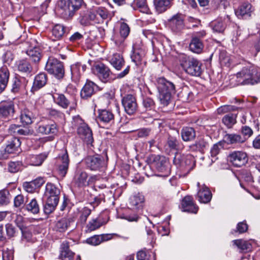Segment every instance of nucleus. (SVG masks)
Returning a JSON list of instances; mask_svg holds the SVG:
<instances>
[{"label":"nucleus","mask_w":260,"mask_h":260,"mask_svg":"<svg viewBox=\"0 0 260 260\" xmlns=\"http://www.w3.org/2000/svg\"><path fill=\"white\" fill-rule=\"evenodd\" d=\"M157 88L161 104L164 106H167L172 95L176 92L175 85L164 78H159L157 80Z\"/></svg>","instance_id":"f257e3e1"},{"label":"nucleus","mask_w":260,"mask_h":260,"mask_svg":"<svg viewBox=\"0 0 260 260\" xmlns=\"http://www.w3.org/2000/svg\"><path fill=\"white\" fill-rule=\"evenodd\" d=\"M124 65V60L122 56L120 54H115V69L119 71Z\"/></svg>","instance_id":"69168bd1"},{"label":"nucleus","mask_w":260,"mask_h":260,"mask_svg":"<svg viewBox=\"0 0 260 260\" xmlns=\"http://www.w3.org/2000/svg\"><path fill=\"white\" fill-rule=\"evenodd\" d=\"M11 91L17 93L25 89L28 81L25 77L19 75L15 76L13 79Z\"/></svg>","instance_id":"412c9836"},{"label":"nucleus","mask_w":260,"mask_h":260,"mask_svg":"<svg viewBox=\"0 0 260 260\" xmlns=\"http://www.w3.org/2000/svg\"><path fill=\"white\" fill-rule=\"evenodd\" d=\"M75 253L70 249L69 243L64 241L60 246L59 258L61 260H73Z\"/></svg>","instance_id":"393cba45"},{"label":"nucleus","mask_w":260,"mask_h":260,"mask_svg":"<svg viewBox=\"0 0 260 260\" xmlns=\"http://www.w3.org/2000/svg\"><path fill=\"white\" fill-rule=\"evenodd\" d=\"M237 115L230 113L226 114L222 118V121L228 128H231L236 123Z\"/></svg>","instance_id":"09e8293b"},{"label":"nucleus","mask_w":260,"mask_h":260,"mask_svg":"<svg viewBox=\"0 0 260 260\" xmlns=\"http://www.w3.org/2000/svg\"><path fill=\"white\" fill-rule=\"evenodd\" d=\"M48 114L52 118L58 120L63 119L64 117V114L62 112L54 109H49Z\"/></svg>","instance_id":"e2e57ef3"},{"label":"nucleus","mask_w":260,"mask_h":260,"mask_svg":"<svg viewBox=\"0 0 260 260\" xmlns=\"http://www.w3.org/2000/svg\"><path fill=\"white\" fill-rule=\"evenodd\" d=\"M138 260H155L153 254L141 250L137 253Z\"/></svg>","instance_id":"680f3d73"},{"label":"nucleus","mask_w":260,"mask_h":260,"mask_svg":"<svg viewBox=\"0 0 260 260\" xmlns=\"http://www.w3.org/2000/svg\"><path fill=\"white\" fill-rule=\"evenodd\" d=\"M95 11L100 19H102V23L104 20L108 18L109 17H110V19L112 18V17L109 16L108 11L104 8H99Z\"/></svg>","instance_id":"0e129e2a"},{"label":"nucleus","mask_w":260,"mask_h":260,"mask_svg":"<svg viewBox=\"0 0 260 260\" xmlns=\"http://www.w3.org/2000/svg\"><path fill=\"white\" fill-rule=\"evenodd\" d=\"M102 238L100 235H94L89 238H87L86 240V243L93 246L99 245L102 242Z\"/></svg>","instance_id":"338daca9"},{"label":"nucleus","mask_w":260,"mask_h":260,"mask_svg":"<svg viewBox=\"0 0 260 260\" xmlns=\"http://www.w3.org/2000/svg\"><path fill=\"white\" fill-rule=\"evenodd\" d=\"M129 208L117 209V218L125 219L129 222L137 221L139 218V216L135 213L131 214Z\"/></svg>","instance_id":"c85d7f7f"},{"label":"nucleus","mask_w":260,"mask_h":260,"mask_svg":"<svg viewBox=\"0 0 260 260\" xmlns=\"http://www.w3.org/2000/svg\"><path fill=\"white\" fill-rule=\"evenodd\" d=\"M70 160L67 150L58 155L56 158V166L59 176L63 178L66 176L69 169Z\"/></svg>","instance_id":"9d476101"},{"label":"nucleus","mask_w":260,"mask_h":260,"mask_svg":"<svg viewBox=\"0 0 260 260\" xmlns=\"http://www.w3.org/2000/svg\"><path fill=\"white\" fill-rule=\"evenodd\" d=\"M15 113L14 103L12 101L4 102L0 105V116L8 118L13 116Z\"/></svg>","instance_id":"5701e85b"},{"label":"nucleus","mask_w":260,"mask_h":260,"mask_svg":"<svg viewBox=\"0 0 260 260\" xmlns=\"http://www.w3.org/2000/svg\"><path fill=\"white\" fill-rule=\"evenodd\" d=\"M84 162L86 167L93 171H102L106 166L103 156L99 154L88 156Z\"/></svg>","instance_id":"6e6552de"},{"label":"nucleus","mask_w":260,"mask_h":260,"mask_svg":"<svg viewBox=\"0 0 260 260\" xmlns=\"http://www.w3.org/2000/svg\"><path fill=\"white\" fill-rule=\"evenodd\" d=\"M224 142L219 141L213 145L210 150V154L212 161H215L217 157V155L219 153L220 151L223 148Z\"/></svg>","instance_id":"a18cd8bd"},{"label":"nucleus","mask_w":260,"mask_h":260,"mask_svg":"<svg viewBox=\"0 0 260 260\" xmlns=\"http://www.w3.org/2000/svg\"><path fill=\"white\" fill-rule=\"evenodd\" d=\"M47 81V76L44 73H41L38 74L35 78L33 85L31 91H35L40 89L44 86Z\"/></svg>","instance_id":"cd10ccee"},{"label":"nucleus","mask_w":260,"mask_h":260,"mask_svg":"<svg viewBox=\"0 0 260 260\" xmlns=\"http://www.w3.org/2000/svg\"><path fill=\"white\" fill-rule=\"evenodd\" d=\"M45 196L47 199H54L59 200L60 195V190L54 184L48 182L46 185Z\"/></svg>","instance_id":"473e14b6"},{"label":"nucleus","mask_w":260,"mask_h":260,"mask_svg":"<svg viewBox=\"0 0 260 260\" xmlns=\"http://www.w3.org/2000/svg\"><path fill=\"white\" fill-rule=\"evenodd\" d=\"M20 145L21 142L19 139L13 137L8 141L5 149V151L8 154L16 153L20 150Z\"/></svg>","instance_id":"2f4dec72"},{"label":"nucleus","mask_w":260,"mask_h":260,"mask_svg":"<svg viewBox=\"0 0 260 260\" xmlns=\"http://www.w3.org/2000/svg\"><path fill=\"white\" fill-rule=\"evenodd\" d=\"M23 167V164L21 161H10L8 163V171L12 173H16L20 171Z\"/></svg>","instance_id":"864d4df0"},{"label":"nucleus","mask_w":260,"mask_h":260,"mask_svg":"<svg viewBox=\"0 0 260 260\" xmlns=\"http://www.w3.org/2000/svg\"><path fill=\"white\" fill-rule=\"evenodd\" d=\"M116 24L119 27L120 39L119 40H116L115 43L121 45L129 35L130 28L126 23V20L122 18L117 21Z\"/></svg>","instance_id":"6ab92c4d"},{"label":"nucleus","mask_w":260,"mask_h":260,"mask_svg":"<svg viewBox=\"0 0 260 260\" xmlns=\"http://www.w3.org/2000/svg\"><path fill=\"white\" fill-rule=\"evenodd\" d=\"M254 11L251 5L248 3H244L241 5L235 11L236 15L243 19L249 18Z\"/></svg>","instance_id":"aec40b11"},{"label":"nucleus","mask_w":260,"mask_h":260,"mask_svg":"<svg viewBox=\"0 0 260 260\" xmlns=\"http://www.w3.org/2000/svg\"><path fill=\"white\" fill-rule=\"evenodd\" d=\"M171 6V0H155V7L159 13L166 11Z\"/></svg>","instance_id":"37998d69"},{"label":"nucleus","mask_w":260,"mask_h":260,"mask_svg":"<svg viewBox=\"0 0 260 260\" xmlns=\"http://www.w3.org/2000/svg\"><path fill=\"white\" fill-rule=\"evenodd\" d=\"M64 27L60 24H56L52 29V40H59L65 33Z\"/></svg>","instance_id":"c03bdc74"},{"label":"nucleus","mask_w":260,"mask_h":260,"mask_svg":"<svg viewBox=\"0 0 260 260\" xmlns=\"http://www.w3.org/2000/svg\"><path fill=\"white\" fill-rule=\"evenodd\" d=\"M10 192L7 189H3L0 191V206L8 205L11 200Z\"/></svg>","instance_id":"603ef678"},{"label":"nucleus","mask_w":260,"mask_h":260,"mask_svg":"<svg viewBox=\"0 0 260 260\" xmlns=\"http://www.w3.org/2000/svg\"><path fill=\"white\" fill-rule=\"evenodd\" d=\"M198 198L200 202L202 203H209L212 198V193L209 189L204 186L198 192Z\"/></svg>","instance_id":"72a5a7b5"},{"label":"nucleus","mask_w":260,"mask_h":260,"mask_svg":"<svg viewBox=\"0 0 260 260\" xmlns=\"http://www.w3.org/2000/svg\"><path fill=\"white\" fill-rule=\"evenodd\" d=\"M228 161L234 167L240 168L248 162V157L246 152L243 151H233L228 156Z\"/></svg>","instance_id":"1a4fd4ad"},{"label":"nucleus","mask_w":260,"mask_h":260,"mask_svg":"<svg viewBox=\"0 0 260 260\" xmlns=\"http://www.w3.org/2000/svg\"><path fill=\"white\" fill-rule=\"evenodd\" d=\"M92 72L102 82H107L109 80L111 71L104 64L99 63L94 64L92 67Z\"/></svg>","instance_id":"4468645a"},{"label":"nucleus","mask_w":260,"mask_h":260,"mask_svg":"<svg viewBox=\"0 0 260 260\" xmlns=\"http://www.w3.org/2000/svg\"><path fill=\"white\" fill-rule=\"evenodd\" d=\"M40 205L36 199H31L25 205V209L34 214H38L40 212Z\"/></svg>","instance_id":"79ce46f5"},{"label":"nucleus","mask_w":260,"mask_h":260,"mask_svg":"<svg viewBox=\"0 0 260 260\" xmlns=\"http://www.w3.org/2000/svg\"><path fill=\"white\" fill-rule=\"evenodd\" d=\"M168 25L172 31L180 32L184 28V16L181 13L174 15L168 20Z\"/></svg>","instance_id":"ddd939ff"},{"label":"nucleus","mask_w":260,"mask_h":260,"mask_svg":"<svg viewBox=\"0 0 260 260\" xmlns=\"http://www.w3.org/2000/svg\"><path fill=\"white\" fill-rule=\"evenodd\" d=\"M32 113L28 109H24L20 115V120L23 125H29L32 123Z\"/></svg>","instance_id":"49530a36"},{"label":"nucleus","mask_w":260,"mask_h":260,"mask_svg":"<svg viewBox=\"0 0 260 260\" xmlns=\"http://www.w3.org/2000/svg\"><path fill=\"white\" fill-rule=\"evenodd\" d=\"M87 178V174L85 172L77 173L74 178L75 184L79 187L85 185Z\"/></svg>","instance_id":"3c124183"},{"label":"nucleus","mask_w":260,"mask_h":260,"mask_svg":"<svg viewBox=\"0 0 260 260\" xmlns=\"http://www.w3.org/2000/svg\"><path fill=\"white\" fill-rule=\"evenodd\" d=\"M59 200L54 199H47L46 202L44 206V212L45 214L49 215L52 213L58 205Z\"/></svg>","instance_id":"a19ab883"},{"label":"nucleus","mask_w":260,"mask_h":260,"mask_svg":"<svg viewBox=\"0 0 260 260\" xmlns=\"http://www.w3.org/2000/svg\"><path fill=\"white\" fill-rule=\"evenodd\" d=\"M180 166L182 170L189 173L195 166L193 157L191 155L183 156L180 161Z\"/></svg>","instance_id":"bb28decb"},{"label":"nucleus","mask_w":260,"mask_h":260,"mask_svg":"<svg viewBox=\"0 0 260 260\" xmlns=\"http://www.w3.org/2000/svg\"><path fill=\"white\" fill-rule=\"evenodd\" d=\"M96 85L92 81L88 80L82 88L80 92V95L83 99H87L90 98L94 93V88Z\"/></svg>","instance_id":"c756f323"},{"label":"nucleus","mask_w":260,"mask_h":260,"mask_svg":"<svg viewBox=\"0 0 260 260\" xmlns=\"http://www.w3.org/2000/svg\"><path fill=\"white\" fill-rule=\"evenodd\" d=\"M181 65L185 72L191 76H200L202 72V64L196 58L184 57Z\"/></svg>","instance_id":"0eeeda50"},{"label":"nucleus","mask_w":260,"mask_h":260,"mask_svg":"<svg viewBox=\"0 0 260 260\" xmlns=\"http://www.w3.org/2000/svg\"><path fill=\"white\" fill-rule=\"evenodd\" d=\"M122 104L125 111L129 115L133 114L137 110L136 99L132 94H128L124 96L122 100Z\"/></svg>","instance_id":"f3484780"},{"label":"nucleus","mask_w":260,"mask_h":260,"mask_svg":"<svg viewBox=\"0 0 260 260\" xmlns=\"http://www.w3.org/2000/svg\"><path fill=\"white\" fill-rule=\"evenodd\" d=\"M26 53L29 57L30 59L34 63L39 62L42 57L41 50L40 48L37 47L27 50Z\"/></svg>","instance_id":"58836bf2"},{"label":"nucleus","mask_w":260,"mask_h":260,"mask_svg":"<svg viewBox=\"0 0 260 260\" xmlns=\"http://www.w3.org/2000/svg\"><path fill=\"white\" fill-rule=\"evenodd\" d=\"M109 219L106 212L101 213L96 218L91 219L86 226V233H89L99 229L106 224Z\"/></svg>","instance_id":"f8f14e48"},{"label":"nucleus","mask_w":260,"mask_h":260,"mask_svg":"<svg viewBox=\"0 0 260 260\" xmlns=\"http://www.w3.org/2000/svg\"><path fill=\"white\" fill-rule=\"evenodd\" d=\"M230 22V17L228 15L220 16L217 19L212 21L210 25L212 30L216 32L222 33L225 29L226 25Z\"/></svg>","instance_id":"2eb2a0df"},{"label":"nucleus","mask_w":260,"mask_h":260,"mask_svg":"<svg viewBox=\"0 0 260 260\" xmlns=\"http://www.w3.org/2000/svg\"><path fill=\"white\" fill-rule=\"evenodd\" d=\"M37 131L42 135H56L58 132V127L54 122H42L39 124Z\"/></svg>","instance_id":"dca6fc26"},{"label":"nucleus","mask_w":260,"mask_h":260,"mask_svg":"<svg viewBox=\"0 0 260 260\" xmlns=\"http://www.w3.org/2000/svg\"><path fill=\"white\" fill-rule=\"evenodd\" d=\"M235 245H236L239 249L242 250H250L251 248V245L247 241L242 240H235L233 241Z\"/></svg>","instance_id":"6e6d98bb"},{"label":"nucleus","mask_w":260,"mask_h":260,"mask_svg":"<svg viewBox=\"0 0 260 260\" xmlns=\"http://www.w3.org/2000/svg\"><path fill=\"white\" fill-rule=\"evenodd\" d=\"M144 55L143 52L139 49L135 50L131 56L132 60L137 66L141 64L142 58Z\"/></svg>","instance_id":"5fc2aeb1"},{"label":"nucleus","mask_w":260,"mask_h":260,"mask_svg":"<svg viewBox=\"0 0 260 260\" xmlns=\"http://www.w3.org/2000/svg\"><path fill=\"white\" fill-rule=\"evenodd\" d=\"M26 203H25L24 197L22 194L16 196L14 199V206L16 208L24 207Z\"/></svg>","instance_id":"052dcab7"},{"label":"nucleus","mask_w":260,"mask_h":260,"mask_svg":"<svg viewBox=\"0 0 260 260\" xmlns=\"http://www.w3.org/2000/svg\"><path fill=\"white\" fill-rule=\"evenodd\" d=\"M182 210L184 212L197 213L199 208L193 203V198L189 196H185L181 202Z\"/></svg>","instance_id":"4be33fe9"},{"label":"nucleus","mask_w":260,"mask_h":260,"mask_svg":"<svg viewBox=\"0 0 260 260\" xmlns=\"http://www.w3.org/2000/svg\"><path fill=\"white\" fill-rule=\"evenodd\" d=\"M81 63L77 62L71 67V73L73 76L79 77L81 74Z\"/></svg>","instance_id":"774afa93"},{"label":"nucleus","mask_w":260,"mask_h":260,"mask_svg":"<svg viewBox=\"0 0 260 260\" xmlns=\"http://www.w3.org/2000/svg\"><path fill=\"white\" fill-rule=\"evenodd\" d=\"M181 135L183 141H190L195 138L196 132L192 127H186L182 129Z\"/></svg>","instance_id":"4c0bfd02"},{"label":"nucleus","mask_w":260,"mask_h":260,"mask_svg":"<svg viewBox=\"0 0 260 260\" xmlns=\"http://www.w3.org/2000/svg\"><path fill=\"white\" fill-rule=\"evenodd\" d=\"M47 157V155L45 153L38 155L28 154L25 157V161L28 165L39 166L42 165Z\"/></svg>","instance_id":"a878e982"},{"label":"nucleus","mask_w":260,"mask_h":260,"mask_svg":"<svg viewBox=\"0 0 260 260\" xmlns=\"http://www.w3.org/2000/svg\"><path fill=\"white\" fill-rule=\"evenodd\" d=\"M16 64L18 70L22 73L29 74L32 71V67L27 58L18 61Z\"/></svg>","instance_id":"f704fd0d"},{"label":"nucleus","mask_w":260,"mask_h":260,"mask_svg":"<svg viewBox=\"0 0 260 260\" xmlns=\"http://www.w3.org/2000/svg\"><path fill=\"white\" fill-rule=\"evenodd\" d=\"M113 118L112 112L106 110H99L98 118L102 122L108 123Z\"/></svg>","instance_id":"8fccbe9b"},{"label":"nucleus","mask_w":260,"mask_h":260,"mask_svg":"<svg viewBox=\"0 0 260 260\" xmlns=\"http://www.w3.org/2000/svg\"><path fill=\"white\" fill-rule=\"evenodd\" d=\"M136 3L141 12L146 14L149 13L150 10L146 4V0H137Z\"/></svg>","instance_id":"bf43d9fd"},{"label":"nucleus","mask_w":260,"mask_h":260,"mask_svg":"<svg viewBox=\"0 0 260 260\" xmlns=\"http://www.w3.org/2000/svg\"><path fill=\"white\" fill-rule=\"evenodd\" d=\"M8 132L13 135L27 136L29 135L30 131L27 128H23L20 125L11 124L9 129Z\"/></svg>","instance_id":"e433bc0d"},{"label":"nucleus","mask_w":260,"mask_h":260,"mask_svg":"<svg viewBox=\"0 0 260 260\" xmlns=\"http://www.w3.org/2000/svg\"><path fill=\"white\" fill-rule=\"evenodd\" d=\"M144 201L145 198L142 193H135L129 198L128 205L131 209L139 210L143 208Z\"/></svg>","instance_id":"a211bd4d"},{"label":"nucleus","mask_w":260,"mask_h":260,"mask_svg":"<svg viewBox=\"0 0 260 260\" xmlns=\"http://www.w3.org/2000/svg\"><path fill=\"white\" fill-rule=\"evenodd\" d=\"M237 109L238 108L234 106L224 105L217 109V113L218 114H223L229 112L236 111Z\"/></svg>","instance_id":"13d9d810"},{"label":"nucleus","mask_w":260,"mask_h":260,"mask_svg":"<svg viewBox=\"0 0 260 260\" xmlns=\"http://www.w3.org/2000/svg\"><path fill=\"white\" fill-rule=\"evenodd\" d=\"M84 3L83 0H60L59 11L62 17L69 19L74 15Z\"/></svg>","instance_id":"7ed1b4c3"},{"label":"nucleus","mask_w":260,"mask_h":260,"mask_svg":"<svg viewBox=\"0 0 260 260\" xmlns=\"http://www.w3.org/2000/svg\"><path fill=\"white\" fill-rule=\"evenodd\" d=\"M45 70L58 79H61L64 77V69L62 62L53 57L48 58Z\"/></svg>","instance_id":"39448f33"},{"label":"nucleus","mask_w":260,"mask_h":260,"mask_svg":"<svg viewBox=\"0 0 260 260\" xmlns=\"http://www.w3.org/2000/svg\"><path fill=\"white\" fill-rule=\"evenodd\" d=\"M204 48V45L201 39L197 37H192L189 44L190 50L196 53H200L202 52Z\"/></svg>","instance_id":"c9c22d12"},{"label":"nucleus","mask_w":260,"mask_h":260,"mask_svg":"<svg viewBox=\"0 0 260 260\" xmlns=\"http://www.w3.org/2000/svg\"><path fill=\"white\" fill-rule=\"evenodd\" d=\"M238 82L242 84H254L260 82V73L252 65L244 67L237 74Z\"/></svg>","instance_id":"f03ea898"},{"label":"nucleus","mask_w":260,"mask_h":260,"mask_svg":"<svg viewBox=\"0 0 260 260\" xmlns=\"http://www.w3.org/2000/svg\"><path fill=\"white\" fill-rule=\"evenodd\" d=\"M224 139L228 143L233 144L236 143H242L245 142V139L242 138L240 135L238 134H226L224 136Z\"/></svg>","instance_id":"de8ad7c7"},{"label":"nucleus","mask_w":260,"mask_h":260,"mask_svg":"<svg viewBox=\"0 0 260 260\" xmlns=\"http://www.w3.org/2000/svg\"><path fill=\"white\" fill-rule=\"evenodd\" d=\"M72 124L75 126L79 125L77 128L78 134L87 145L92 146L93 138L92 131L88 125L83 122L81 118L79 116L74 117L73 119Z\"/></svg>","instance_id":"20e7f679"},{"label":"nucleus","mask_w":260,"mask_h":260,"mask_svg":"<svg viewBox=\"0 0 260 260\" xmlns=\"http://www.w3.org/2000/svg\"><path fill=\"white\" fill-rule=\"evenodd\" d=\"M101 202V199L95 197L94 198V200L89 203L92 208H90L88 206L84 207L79 211V217L78 219V223L84 225L85 224L87 218L91 213L92 210H94L95 207L98 206Z\"/></svg>","instance_id":"9b49d317"},{"label":"nucleus","mask_w":260,"mask_h":260,"mask_svg":"<svg viewBox=\"0 0 260 260\" xmlns=\"http://www.w3.org/2000/svg\"><path fill=\"white\" fill-rule=\"evenodd\" d=\"M53 98L55 103L64 109H67L70 105L69 100L63 94L54 93Z\"/></svg>","instance_id":"ea45409f"},{"label":"nucleus","mask_w":260,"mask_h":260,"mask_svg":"<svg viewBox=\"0 0 260 260\" xmlns=\"http://www.w3.org/2000/svg\"><path fill=\"white\" fill-rule=\"evenodd\" d=\"M74 222V219L73 217L62 218L56 222L55 230L60 233H64L71 227Z\"/></svg>","instance_id":"b1692460"},{"label":"nucleus","mask_w":260,"mask_h":260,"mask_svg":"<svg viewBox=\"0 0 260 260\" xmlns=\"http://www.w3.org/2000/svg\"><path fill=\"white\" fill-rule=\"evenodd\" d=\"M152 164L160 173L158 176L167 177L171 173V165L167 158L164 156L152 155Z\"/></svg>","instance_id":"423d86ee"},{"label":"nucleus","mask_w":260,"mask_h":260,"mask_svg":"<svg viewBox=\"0 0 260 260\" xmlns=\"http://www.w3.org/2000/svg\"><path fill=\"white\" fill-rule=\"evenodd\" d=\"M10 72L7 66L0 68V93L6 89L9 79Z\"/></svg>","instance_id":"7c9ffc66"},{"label":"nucleus","mask_w":260,"mask_h":260,"mask_svg":"<svg viewBox=\"0 0 260 260\" xmlns=\"http://www.w3.org/2000/svg\"><path fill=\"white\" fill-rule=\"evenodd\" d=\"M167 145L171 149L177 150L182 147L181 143L176 138L171 136L168 138Z\"/></svg>","instance_id":"4d7b16f0"}]
</instances>
